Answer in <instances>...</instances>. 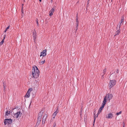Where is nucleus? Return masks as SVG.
Listing matches in <instances>:
<instances>
[{"mask_svg":"<svg viewBox=\"0 0 127 127\" xmlns=\"http://www.w3.org/2000/svg\"><path fill=\"white\" fill-rule=\"evenodd\" d=\"M82 108H81V110H80V113H82Z\"/></svg>","mask_w":127,"mask_h":127,"instance_id":"obj_38","label":"nucleus"},{"mask_svg":"<svg viewBox=\"0 0 127 127\" xmlns=\"http://www.w3.org/2000/svg\"><path fill=\"white\" fill-rule=\"evenodd\" d=\"M101 112L100 111H98V113H97V116H96V117H98V114H99Z\"/></svg>","mask_w":127,"mask_h":127,"instance_id":"obj_28","label":"nucleus"},{"mask_svg":"<svg viewBox=\"0 0 127 127\" xmlns=\"http://www.w3.org/2000/svg\"><path fill=\"white\" fill-rule=\"evenodd\" d=\"M10 113V111H7L5 113V114L7 115L8 116V114H9Z\"/></svg>","mask_w":127,"mask_h":127,"instance_id":"obj_19","label":"nucleus"},{"mask_svg":"<svg viewBox=\"0 0 127 127\" xmlns=\"http://www.w3.org/2000/svg\"><path fill=\"white\" fill-rule=\"evenodd\" d=\"M13 114L14 115V118H17L18 117L20 116L21 117V115H22V113L20 111L17 112L16 113H13Z\"/></svg>","mask_w":127,"mask_h":127,"instance_id":"obj_4","label":"nucleus"},{"mask_svg":"<svg viewBox=\"0 0 127 127\" xmlns=\"http://www.w3.org/2000/svg\"><path fill=\"white\" fill-rule=\"evenodd\" d=\"M90 0H88V1H90Z\"/></svg>","mask_w":127,"mask_h":127,"instance_id":"obj_51","label":"nucleus"},{"mask_svg":"<svg viewBox=\"0 0 127 127\" xmlns=\"http://www.w3.org/2000/svg\"><path fill=\"white\" fill-rule=\"evenodd\" d=\"M55 8H53L51 10V11L50 12V13L49 14V15L51 16L53 15V13L55 10Z\"/></svg>","mask_w":127,"mask_h":127,"instance_id":"obj_10","label":"nucleus"},{"mask_svg":"<svg viewBox=\"0 0 127 127\" xmlns=\"http://www.w3.org/2000/svg\"><path fill=\"white\" fill-rule=\"evenodd\" d=\"M78 27H75V29H76L75 32H76V31H77V30L78 29Z\"/></svg>","mask_w":127,"mask_h":127,"instance_id":"obj_32","label":"nucleus"},{"mask_svg":"<svg viewBox=\"0 0 127 127\" xmlns=\"http://www.w3.org/2000/svg\"><path fill=\"white\" fill-rule=\"evenodd\" d=\"M76 27H78L79 24V22H76Z\"/></svg>","mask_w":127,"mask_h":127,"instance_id":"obj_29","label":"nucleus"},{"mask_svg":"<svg viewBox=\"0 0 127 127\" xmlns=\"http://www.w3.org/2000/svg\"><path fill=\"white\" fill-rule=\"evenodd\" d=\"M12 120L10 119H6L4 120V123L5 125L7 124L9 125L12 123Z\"/></svg>","mask_w":127,"mask_h":127,"instance_id":"obj_2","label":"nucleus"},{"mask_svg":"<svg viewBox=\"0 0 127 127\" xmlns=\"http://www.w3.org/2000/svg\"><path fill=\"white\" fill-rule=\"evenodd\" d=\"M36 23H37V25L38 26V21H37V20Z\"/></svg>","mask_w":127,"mask_h":127,"instance_id":"obj_37","label":"nucleus"},{"mask_svg":"<svg viewBox=\"0 0 127 127\" xmlns=\"http://www.w3.org/2000/svg\"><path fill=\"white\" fill-rule=\"evenodd\" d=\"M124 20V16H123L121 18V20L120 22V23L121 24L122 23H123Z\"/></svg>","mask_w":127,"mask_h":127,"instance_id":"obj_16","label":"nucleus"},{"mask_svg":"<svg viewBox=\"0 0 127 127\" xmlns=\"http://www.w3.org/2000/svg\"><path fill=\"white\" fill-rule=\"evenodd\" d=\"M107 101V99L106 97L105 96L104 98V100L102 103L105 104Z\"/></svg>","mask_w":127,"mask_h":127,"instance_id":"obj_15","label":"nucleus"},{"mask_svg":"<svg viewBox=\"0 0 127 127\" xmlns=\"http://www.w3.org/2000/svg\"><path fill=\"white\" fill-rule=\"evenodd\" d=\"M125 125L124 124V125H123V127H125Z\"/></svg>","mask_w":127,"mask_h":127,"instance_id":"obj_45","label":"nucleus"},{"mask_svg":"<svg viewBox=\"0 0 127 127\" xmlns=\"http://www.w3.org/2000/svg\"><path fill=\"white\" fill-rule=\"evenodd\" d=\"M105 104L102 103V107H103V108H104L105 105Z\"/></svg>","mask_w":127,"mask_h":127,"instance_id":"obj_30","label":"nucleus"},{"mask_svg":"<svg viewBox=\"0 0 127 127\" xmlns=\"http://www.w3.org/2000/svg\"><path fill=\"white\" fill-rule=\"evenodd\" d=\"M44 112V111L43 110H41L38 114V117L39 118L40 117V118H41L42 116V115L43 114Z\"/></svg>","mask_w":127,"mask_h":127,"instance_id":"obj_9","label":"nucleus"},{"mask_svg":"<svg viewBox=\"0 0 127 127\" xmlns=\"http://www.w3.org/2000/svg\"><path fill=\"white\" fill-rule=\"evenodd\" d=\"M10 26H9L5 29V30L4 31V32H6L7 31L8 29H9V28Z\"/></svg>","mask_w":127,"mask_h":127,"instance_id":"obj_24","label":"nucleus"},{"mask_svg":"<svg viewBox=\"0 0 127 127\" xmlns=\"http://www.w3.org/2000/svg\"><path fill=\"white\" fill-rule=\"evenodd\" d=\"M56 126V123H54V124L53 127H55Z\"/></svg>","mask_w":127,"mask_h":127,"instance_id":"obj_31","label":"nucleus"},{"mask_svg":"<svg viewBox=\"0 0 127 127\" xmlns=\"http://www.w3.org/2000/svg\"><path fill=\"white\" fill-rule=\"evenodd\" d=\"M46 49L44 50L43 51L41 52V55H40V56H43V57L45 56L46 55Z\"/></svg>","mask_w":127,"mask_h":127,"instance_id":"obj_6","label":"nucleus"},{"mask_svg":"<svg viewBox=\"0 0 127 127\" xmlns=\"http://www.w3.org/2000/svg\"><path fill=\"white\" fill-rule=\"evenodd\" d=\"M122 111H120L119 112H117L116 113V115H119V114H121L122 113Z\"/></svg>","mask_w":127,"mask_h":127,"instance_id":"obj_25","label":"nucleus"},{"mask_svg":"<svg viewBox=\"0 0 127 127\" xmlns=\"http://www.w3.org/2000/svg\"><path fill=\"white\" fill-rule=\"evenodd\" d=\"M51 0L52 2L53 1V0Z\"/></svg>","mask_w":127,"mask_h":127,"instance_id":"obj_50","label":"nucleus"},{"mask_svg":"<svg viewBox=\"0 0 127 127\" xmlns=\"http://www.w3.org/2000/svg\"><path fill=\"white\" fill-rule=\"evenodd\" d=\"M4 37L3 39H2V41L1 42H0V45H2V44L4 42V39L5 38V35H4Z\"/></svg>","mask_w":127,"mask_h":127,"instance_id":"obj_17","label":"nucleus"},{"mask_svg":"<svg viewBox=\"0 0 127 127\" xmlns=\"http://www.w3.org/2000/svg\"><path fill=\"white\" fill-rule=\"evenodd\" d=\"M121 30H117L115 32V35H114V36H115L117 35H118L119 34Z\"/></svg>","mask_w":127,"mask_h":127,"instance_id":"obj_14","label":"nucleus"},{"mask_svg":"<svg viewBox=\"0 0 127 127\" xmlns=\"http://www.w3.org/2000/svg\"><path fill=\"white\" fill-rule=\"evenodd\" d=\"M98 111H100V112H101V110H100V108H99V110H98Z\"/></svg>","mask_w":127,"mask_h":127,"instance_id":"obj_44","label":"nucleus"},{"mask_svg":"<svg viewBox=\"0 0 127 127\" xmlns=\"http://www.w3.org/2000/svg\"><path fill=\"white\" fill-rule=\"evenodd\" d=\"M35 96V95L34 94V95H33V96H33V97H34V96Z\"/></svg>","mask_w":127,"mask_h":127,"instance_id":"obj_43","label":"nucleus"},{"mask_svg":"<svg viewBox=\"0 0 127 127\" xmlns=\"http://www.w3.org/2000/svg\"><path fill=\"white\" fill-rule=\"evenodd\" d=\"M76 22H78L77 14L76 16Z\"/></svg>","mask_w":127,"mask_h":127,"instance_id":"obj_22","label":"nucleus"},{"mask_svg":"<svg viewBox=\"0 0 127 127\" xmlns=\"http://www.w3.org/2000/svg\"><path fill=\"white\" fill-rule=\"evenodd\" d=\"M113 117V114L111 113H110L108 114V116H106V118H107L109 119H111Z\"/></svg>","mask_w":127,"mask_h":127,"instance_id":"obj_13","label":"nucleus"},{"mask_svg":"<svg viewBox=\"0 0 127 127\" xmlns=\"http://www.w3.org/2000/svg\"><path fill=\"white\" fill-rule=\"evenodd\" d=\"M37 80H35V81H36V82H37Z\"/></svg>","mask_w":127,"mask_h":127,"instance_id":"obj_46","label":"nucleus"},{"mask_svg":"<svg viewBox=\"0 0 127 127\" xmlns=\"http://www.w3.org/2000/svg\"><path fill=\"white\" fill-rule=\"evenodd\" d=\"M39 71L38 69L36 66H34L32 67V77L35 78H37L39 77Z\"/></svg>","mask_w":127,"mask_h":127,"instance_id":"obj_1","label":"nucleus"},{"mask_svg":"<svg viewBox=\"0 0 127 127\" xmlns=\"http://www.w3.org/2000/svg\"><path fill=\"white\" fill-rule=\"evenodd\" d=\"M23 5H24V4H22V6L23 7Z\"/></svg>","mask_w":127,"mask_h":127,"instance_id":"obj_49","label":"nucleus"},{"mask_svg":"<svg viewBox=\"0 0 127 127\" xmlns=\"http://www.w3.org/2000/svg\"><path fill=\"white\" fill-rule=\"evenodd\" d=\"M82 114V113H80V115L81 117Z\"/></svg>","mask_w":127,"mask_h":127,"instance_id":"obj_39","label":"nucleus"},{"mask_svg":"<svg viewBox=\"0 0 127 127\" xmlns=\"http://www.w3.org/2000/svg\"><path fill=\"white\" fill-rule=\"evenodd\" d=\"M94 123H93V125H94Z\"/></svg>","mask_w":127,"mask_h":127,"instance_id":"obj_52","label":"nucleus"},{"mask_svg":"<svg viewBox=\"0 0 127 127\" xmlns=\"http://www.w3.org/2000/svg\"><path fill=\"white\" fill-rule=\"evenodd\" d=\"M104 74H103L102 76V77H101V78L102 79H103L104 78Z\"/></svg>","mask_w":127,"mask_h":127,"instance_id":"obj_34","label":"nucleus"},{"mask_svg":"<svg viewBox=\"0 0 127 127\" xmlns=\"http://www.w3.org/2000/svg\"><path fill=\"white\" fill-rule=\"evenodd\" d=\"M119 70L118 69H117V73H119Z\"/></svg>","mask_w":127,"mask_h":127,"instance_id":"obj_36","label":"nucleus"},{"mask_svg":"<svg viewBox=\"0 0 127 127\" xmlns=\"http://www.w3.org/2000/svg\"><path fill=\"white\" fill-rule=\"evenodd\" d=\"M47 117V116H44L42 118V124H43L45 123V121Z\"/></svg>","mask_w":127,"mask_h":127,"instance_id":"obj_11","label":"nucleus"},{"mask_svg":"<svg viewBox=\"0 0 127 127\" xmlns=\"http://www.w3.org/2000/svg\"><path fill=\"white\" fill-rule=\"evenodd\" d=\"M116 84V81L115 80H110L109 85L110 86H109V89H110L112 87L115 85Z\"/></svg>","mask_w":127,"mask_h":127,"instance_id":"obj_3","label":"nucleus"},{"mask_svg":"<svg viewBox=\"0 0 127 127\" xmlns=\"http://www.w3.org/2000/svg\"><path fill=\"white\" fill-rule=\"evenodd\" d=\"M121 26V24L120 23V25H119V27H120Z\"/></svg>","mask_w":127,"mask_h":127,"instance_id":"obj_40","label":"nucleus"},{"mask_svg":"<svg viewBox=\"0 0 127 127\" xmlns=\"http://www.w3.org/2000/svg\"><path fill=\"white\" fill-rule=\"evenodd\" d=\"M59 112V109H58V108H57L56 111H55V112H56V113L57 114V113H58V112Z\"/></svg>","mask_w":127,"mask_h":127,"instance_id":"obj_26","label":"nucleus"},{"mask_svg":"<svg viewBox=\"0 0 127 127\" xmlns=\"http://www.w3.org/2000/svg\"><path fill=\"white\" fill-rule=\"evenodd\" d=\"M107 99V101H109L110 99H112L113 95L112 94H108L105 96Z\"/></svg>","mask_w":127,"mask_h":127,"instance_id":"obj_5","label":"nucleus"},{"mask_svg":"<svg viewBox=\"0 0 127 127\" xmlns=\"http://www.w3.org/2000/svg\"><path fill=\"white\" fill-rule=\"evenodd\" d=\"M32 90V88L29 89L28 91L25 96L26 97H29L30 96V92Z\"/></svg>","mask_w":127,"mask_h":127,"instance_id":"obj_7","label":"nucleus"},{"mask_svg":"<svg viewBox=\"0 0 127 127\" xmlns=\"http://www.w3.org/2000/svg\"><path fill=\"white\" fill-rule=\"evenodd\" d=\"M57 114L56 112H54V114H53L52 116L53 117V118H54L56 116V115Z\"/></svg>","mask_w":127,"mask_h":127,"instance_id":"obj_20","label":"nucleus"},{"mask_svg":"<svg viewBox=\"0 0 127 127\" xmlns=\"http://www.w3.org/2000/svg\"><path fill=\"white\" fill-rule=\"evenodd\" d=\"M89 3V1H88H88H87L88 4Z\"/></svg>","mask_w":127,"mask_h":127,"instance_id":"obj_42","label":"nucleus"},{"mask_svg":"<svg viewBox=\"0 0 127 127\" xmlns=\"http://www.w3.org/2000/svg\"><path fill=\"white\" fill-rule=\"evenodd\" d=\"M120 27L119 26V25H118L117 26V27L116 28L117 30H121L120 29Z\"/></svg>","mask_w":127,"mask_h":127,"instance_id":"obj_21","label":"nucleus"},{"mask_svg":"<svg viewBox=\"0 0 127 127\" xmlns=\"http://www.w3.org/2000/svg\"><path fill=\"white\" fill-rule=\"evenodd\" d=\"M40 2H41L42 0H39Z\"/></svg>","mask_w":127,"mask_h":127,"instance_id":"obj_47","label":"nucleus"},{"mask_svg":"<svg viewBox=\"0 0 127 127\" xmlns=\"http://www.w3.org/2000/svg\"><path fill=\"white\" fill-rule=\"evenodd\" d=\"M33 39L34 41H35V40L36 38V32L35 31H34V32H33Z\"/></svg>","mask_w":127,"mask_h":127,"instance_id":"obj_12","label":"nucleus"},{"mask_svg":"<svg viewBox=\"0 0 127 127\" xmlns=\"http://www.w3.org/2000/svg\"><path fill=\"white\" fill-rule=\"evenodd\" d=\"M103 107H102V106H101V107L100 108V110H101L102 109H103Z\"/></svg>","mask_w":127,"mask_h":127,"instance_id":"obj_35","label":"nucleus"},{"mask_svg":"<svg viewBox=\"0 0 127 127\" xmlns=\"http://www.w3.org/2000/svg\"><path fill=\"white\" fill-rule=\"evenodd\" d=\"M95 116H94V122H93V123H95Z\"/></svg>","mask_w":127,"mask_h":127,"instance_id":"obj_33","label":"nucleus"},{"mask_svg":"<svg viewBox=\"0 0 127 127\" xmlns=\"http://www.w3.org/2000/svg\"><path fill=\"white\" fill-rule=\"evenodd\" d=\"M4 82H5V81H3V88H4V91H5V90L6 89V85H5L4 84Z\"/></svg>","mask_w":127,"mask_h":127,"instance_id":"obj_18","label":"nucleus"},{"mask_svg":"<svg viewBox=\"0 0 127 127\" xmlns=\"http://www.w3.org/2000/svg\"><path fill=\"white\" fill-rule=\"evenodd\" d=\"M41 118H40V117L38 118V117L37 118V123H36V126H38L39 125V124L40 123L41 120Z\"/></svg>","mask_w":127,"mask_h":127,"instance_id":"obj_8","label":"nucleus"},{"mask_svg":"<svg viewBox=\"0 0 127 127\" xmlns=\"http://www.w3.org/2000/svg\"><path fill=\"white\" fill-rule=\"evenodd\" d=\"M45 62V60H44V61H42L41 62V63L42 64H44Z\"/></svg>","mask_w":127,"mask_h":127,"instance_id":"obj_27","label":"nucleus"},{"mask_svg":"<svg viewBox=\"0 0 127 127\" xmlns=\"http://www.w3.org/2000/svg\"><path fill=\"white\" fill-rule=\"evenodd\" d=\"M22 13L23 14V10H22Z\"/></svg>","mask_w":127,"mask_h":127,"instance_id":"obj_41","label":"nucleus"},{"mask_svg":"<svg viewBox=\"0 0 127 127\" xmlns=\"http://www.w3.org/2000/svg\"><path fill=\"white\" fill-rule=\"evenodd\" d=\"M106 69L105 68L103 70V74H105V73L106 72Z\"/></svg>","mask_w":127,"mask_h":127,"instance_id":"obj_23","label":"nucleus"},{"mask_svg":"<svg viewBox=\"0 0 127 127\" xmlns=\"http://www.w3.org/2000/svg\"><path fill=\"white\" fill-rule=\"evenodd\" d=\"M22 10H23V7H22Z\"/></svg>","mask_w":127,"mask_h":127,"instance_id":"obj_48","label":"nucleus"}]
</instances>
